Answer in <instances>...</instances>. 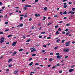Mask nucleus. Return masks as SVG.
Instances as JSON below:
<instances>
[{
	"label": "nucleus",
	"mask_w": 75,
	"mask_h": 75,
	"mask_svg": "<svg viewBox=\"0 0 75 75\" xmlns=\"http://www.w3.org/2000/svg\"><path fill=\"white\" fill-rule=\"evenodd\" d=\"M69 49L64 48V49L63 51L64 52H69Z\"/></svg>",
	"instance_id": "f257e3e1"
},
{
	"label": "nucleus",
	"mask_w": 75,
	"mask_h": 75,
	"mask_svg": "<svg viewBox=\"0 0 75 75\" xmlns=\"http://www.w3.org/2000/svg\"><path fill=\"white\" fill-rule=\"evenodd\" d=\"M70 43V41L67 42L65 44L66 46H69V45Z\"/></svg>",
	"instance_id": "f03ea898"
},
{
	"label": "nucleus",
	"mask_w": 75,
	"mask_h": 75,
	"mask_svg": "<svg viewBox=\"0 0 75 75\" xmlns=\"http://www.w3.org/2000/svg\"><path fill=\"white\" fill-rule=\"evenodd\" d=\"M4 38H2L1 39V41H0L1 43H2V42H3L4 41Z\"/></svg>",
	"instance_id": "7ed1b4c3"
},
{
	"label": "nucleus",
	"mask_w": 75,
	"mask_h": 75,
	"mask_svg": "<svg viewBox=\"0 0 75 75\" xmlns=\"http://www.w3.org/2000/svg\"><path fill=\"white\" fill-rule=\"evenodd\" d=\"M69 13H70L71 14H74L75 13V12H72V11H71L68 12V14H69Z\"/></svg>",
	"instance_id": "20e7f679"
},
{
	"label": "nucleus",
	"mask_w": 75,
	"mask_h": 75,
	"mask_svg": "<svg viewBox=\"0 0 75 75\" xmlns=\"http://www.w3.org/2000/svg\"><path fill=\"white\" fill-rule=\"evenodd\" d=\"M74 70L73 69H71L70 70H69V71L70 72H72V71H74Z\"/></svg>",
	"instance_id": "39448f33"
},
{
	"label": "nucleus",
	"mask_w": 75,
	"mask_h": 75,
	"mask_svg": "<svg viewBox=\"0 0 75 75\" xmlns=\"http://www.w3.org/2000/svg\"><path fill=\"white\" fill-rule=\"evenodd\" d=\"M17 52H16L15 51L13 54V56H14V55H16V54H17Z\"/></svg>",
	"instance_id": "423d86ee"
},
{
	"label": "nucleus",
	"mask_w": 75,
	"mask_h": 75,
	"mask_svg": "<svg viewBox=\"0 0 75 75\" xmlns=\"http://www.w3.org/2000/svg\"><path fill=\"white\" fill-rule=\"evenodd\" d=\"M37 51V50H35V49H33L31 50V52H34V51Z\"/></svg>",
	"instance_id": "0eeeda50"
},
{
	"label": "nucleus",
	"mask_w": 75,
	"mask_h": 75,
	"mask_svg": "<svg viewBox=\"0 0 75 75\" xmlns=\"http://www.w3.org/2000/svg\"><path fill=\"white\" fill-rule=\"evenodd\" d=\"M16 45V42H14L13 43V44H12L13 46H15Z\"/></svg>",
	"instance_id": "6e6552de"
},
{
	"label": "nucleus",
	"mask_w": 75,
	"mask_h": 75,
	"mask_svg": "<svg viewBox=\"0 0 75 75\" xmlns=\"http://www.w3.org/2000/svg\"><path fill=\"white\" fill-rule=\"evenodd\" d=\"M18 70H17L16 71H14V74H17V72H18Z\"/></svg>",
	"instance_id": "1a4fd4ad"
},
{
	"label": "nucleus",
	"mask_w": 75,
	"mask_h": 75,
	"mask_svg": "<svg viewBox=\"0 0 75 75\" xmlns=\"http://www.w3.org/2000/svg\"><path fill=\"white\" fill-rule=\"evenodd\" d=\"M47 10V7H45L43 9V10H44V11H46Z\"/></svg>",
	"instance_id": "9d476101"
},
{
	"label": "nucleus",
	"mask_w": 75,
	"mask_h": 75,
	"mask_svg": "<svg viewBox=\"0 0 75 75\" xmlns=\"http://www.w3.org/2000/svg\"><path fill=\"white\" fill-rule=\"evenodd\" d=\"M60 40H61V39L59 38L57 40L56 42H59V41H60Z\"/></svg>",
	"instance_id": "9b49d317"
},
{
	"label": "nucleus",
	"mask_w": 75,
	"mask_h": 75,
	"mask_svg": "<svg viewBox=\"0 0 75 75\" xmlns=\"http://www.w3.org/2000/svg\"><path fill=\"white\" fill-rule=\"evenodd\" d=\"M33 62H31L29 64V65L30 66H31L32 65H33Z\"/></svg>",
	"instance_id": "f8f14e48"
},
{
	"label": "nucleus",
	"mask_w": 75,
	"mask_h": 75,
	"mask_svg": "<svg viewBox=\"0 0 75 75\" xmlns=\"http://www.w3.org/2000/svg\"><path fill=\"white\" fill-rule=\"evenodd\" d=\"M70 33V32L68 31L67 33H66V35H68L69 34V33Z\"/></svg>",
	"instance_id": "ddd939ff"
},
{
	"label": "nucleus",
	"mask_w": 75,
	"mask_h": 75,
	"mask_svg": "<svg viewBox=\"0 0 75 75\" xmlns=\"http://www.w3.org/2000/svg\"><path fill=\"white\" fill-rule=\"evenodd\" d=\"M52 60H53V59H52V58H50L49 59V61L50 62H51V61H52Z\"/></svg>",
	"instance_id": "4468645a"
},
{
	"label": "nucleus",
	"mask_w": 75,
	"mask_h": 75,
	"mask_svg": "<svg viewBox=\"0 0 75 75\" xmlns=\"http://www.w3.org/2000/svg\"><path fill=\"white\" fill-rule=\"evenodd\" d=\"M30 40H31V39H29L28 40L26 41V42H30Z\"/></svg>",
	"instance_id": "2eb2a0df"
},
{
	"label": "nucleus",
	"mask_w": 75,
	"mask_h": 75,
	"mask_svg": "<svg viewBox=\"0 0 75 75\" xmlns=\"http://www.w3.org/2000/svg\"><path fill=\"white\" fill-rule=\"evenodd\" d=\"M12 35H9L7 36L8 38H9V37H12Z\"/></svg>",
	"instance_id": "dca6fc26"
},
{
	"label": "nucleus",
	"mask_w": 75,
	"mask_h": 75,
	"mask_svg": "<svg viewBox=\"0 0 75 75\" xmlns=\"http://www.w3.org/2000/svg\"><path fill=\"white\" fill-rule=\"evenodd\" d=\"M13 66V65L12 64H9L8 66V67H12Z\"/></svg>",
	"instance_id": "f3484780"
},
{
	"label": "nucleus",
	"mask_w": 75,
	"mask_h": 75,
	"mask_svg": "<svg viewBox=\"0 0 75 75\" xmlns=\"http://www.w3.org/2000/svg\"><path fill=\"white\" fill-rule=\"evenodd\" d=\"M67 14V12L66 11H65L64 13H63V14Z\"/></svg>",
	"instance_id": "a211bd4d"
},
{
	"label": "nucleus",
	"mask_w": 75,
	"mask_h": 75,
	"mask_svg": "<svg viewBox=\"0 0 75 75\" xmlns=\"http://www.w3.org/2000/svg\"><path fill=\"white\" fill-rule=\"evenodd\" d=\"M56 67H59V64L58 63L56 65Z\"/></svg>",
	"instance_id": "6ab92c4d"
},
{
	"label": "nucleus",
	"mask_w": 75,
	"mask_h": 75,
	"mask_svg": "<svg viewBox=\"0 0 75 75\" xmlns=\"http://www.w3.org/2000/svg\"><path fill=\"white\" fill-rule=\"evenodd\" d=\"M56 55H59V53H57L56 54Z\"/></svg>",
	"instance_id": "aec40b11"
},
{
	"label": "nucleus",
	"mask_w": 75,
	"mask_h": 75,
	"mask_svg": "<svg viewBox=\"0 0 75 75\" xmlns=\"http://www.w3.org/2000/svg\"><path fill=\"white\" fill-rule=\"evenodd\" d=\"M34 49H35V48H34V47H32V48L31 47L30 48V50H34Z\"/></svg>",
	"instance_id": "412c9836"
},
{
	"label": "nucleus",
	"mask_w": 75,
	"mask_h": 75,
	"mask_svg": "<svg viewBox=\"0 0 75 75\" xmlns=\"http://www.w3.org/2000/svg\"><path fill=\"white\" fill-rule=\"evenodd\" d=\"M36 56V54H33L32 56H33V57H34L35 56Z\"/></svg>",
	"instance_id": "4be33fe9"
},
{
	"label": "nucleus",
	"mask_w": 75,
	"mask_h": 75,
	"mask_svg": "<svg viewBox=\"0 0 75 75\" xmlns=\"http://www.w3.org/2000/svg\"><path fill=\"white\" fill-rule=\"evenodd\" d=\"M56 34L57 35H58V34H59V32H58V31H57L56 33Z\"/></svg>",
	"instance_id": "5701e85b"
},
{
	"label": "nucleus",
	"mask_w": 75,
	"mask_h": 75,
	"mask_svg": "<svg viewBox=\"0 0 75 75\" xmlns=\"http://www.w3.org/2000/svg\"><path fill=\"white\" fill-rule=\"evenodd\" d=\"M57 48H58V46H57V47H54V50H57Z\"/></svg>",
	"instance_id": "b1692460"
},
{
	"label": "nucleus",
	"mask_w": 75,
	"mask_h": 75,
	"mask_svg": "<svg viewBox=\"0 0 75 75\" xmlns=\"http://www.w3.org/2000/svg\"><path fill=\"white\" fill-rule=\"evenodd\" d=\"M75 66V65H72L71 66V68H74V67Z\"/></svg>",
	"instance_id": "393cba45"
},
{
	"label": "nucleus",
	"mask_w": 75,
	"mask_h": 75,
	"mask_svg": "<svg viewBox=\"0 0 75 75\" xmlns=\"http://www.w3.org/2000/svg\"><path fill=\"white\" fill-rule=\"evenodd\" d=\"M8 22H6L5 23V24H6V25H7V24H8Z\"/></svg>",
	"instance_id": "a878e982"
},
{
	"label": "nucleus",
	"mask_w": 75,
	"mask_h": 75,
	"mask_svg": "<svg viewBox=\"0 0 75 75\" xmlns=\"http://www.w3.org/2000/svg\"><path fill=\"white\" fill-rule=\"evenodd\" d=\"M43 47L44 48H46V47H47V46L45 45H43Z\"/></svg>",
	"instance_id": "bb28decb"
},
{
	"label": "nucleus",
	"mask_w": 75,
	"mask_h": 75,
	"mask_svg": "<svg viewBox=\"0 0 75 75\" xmlns=\"http://www.w3.org/2000/svg\"><path fill=\"white\" fill-rule=\"evenodd\" d=\"M65 41V40H62L61 42L62 43H63V42H64V41Z\"/></svg>",
	"instance_id": "cd10ccee"
},
{
	"label": "nucleus",
	"mask_w": 75,
	"mask_h": 75,
	"mask_svg": "<svg viewBox=\"0 0 75 75\" xmlns=\"http://www.w3.org/2000/svg\"><path fill=\"white\" fill-rule=\"evenodd\" d=\"M0 34H3V32H0Z\"/></svg>",
	"instance_id": "c85d7f7f"
},
{
	"label": "nucleus",
	"mask_w": 75,
	"mask_h": 75,
	"mask_svg": "<svg viewBox=\"0 0 75 75\" xmlns=\"http://www.w3.org/2000/svg\"><path fill=\"white\" fill-rule=\"evenodd\" d=\"M43 18H44V19L43 20V21H44L45 20V18H46V17H45V16H44L43 17Z\"/></svg>",
	"instance_id": "c756f323"
},
{
	"label": "nucleus",
	"mask_w": 75,
	"mask_h": 75,
	"mask_svg": "<svg viewBox=\"0 0 75 75\" xmlns=\"http://www.w3.org/2000/svg\"><path fill=\"white\" fill-rule=\"evenodd\" d=\"M69 30V29H66L65 30V31H66V32H67V31H68Z\"/></svg>",
	"instance_id": "7c9ffc66"
},
{
	"label": "nucleus",
	"mask_w": 75,
	"mask_h": 75,
	"mask_svg": "<svg viewBox=\"0 0 75 75\" xmlns=\"http://www.w3.org/2000/svg\"><path fill=\"white\" fill-rule=\"evenodd\" d=\"M35 17H38V14H35Z\"/></svg>",
	"instance_id": "2f4dec72"
},
{
	"label": "nucleus",
	"mask_w": 75,
	"mask_h": 75,
	"mask_svg": "<svg viewBox=\"0 0 75 75\" xmlns=\"http://www.w3.org/2000/svg\"><path fill=\"white\" fill-rule=\"evenodd\" d=\"M23 49H20L19 50V52H20V51H23Z\"/></svg>",
	"instance_id": "473e14b6"
},
{
	"label": "nucleus",
	"mask_w": 75,
	"mask_h": 75,
	"mask_svg": "<svg viewBox=\"0 0 75 75\" xmlns=\"http://www.w3.org/2000/svg\"><path fill=\"white\" fill-rule=\"evenodd\" d=\"M45 32H42L41 33V34H45Z\"/></svg>",
	"instance_id": "72a5a7b5"
},
{
	"label": "nucleus",
	"mask_w": 75,
	"mask_h": 75,
	"mask_svg": "<svg viewBox=\"0 0 75 75\" xmlns=\"http://www.w3.org/2000/svg\"><path fill=\"white\" fill-rule=\"evenodd\" d=\"M72 10H73V11H75V8H72Z\"/></svg>",
	"instance_id": "f704fd0d"
},
{
	"label": "nucleus",
	"mask_w": 75,
	"mask_h": 75,
	"mask_svg": "<svg viewBox=\"0 0 75 75\" xmlns=\"http://www.w3.org/2000/svg\"><path fill=\"white\" fill-rule=\"evenodd\" d=\"M58 31H61V29H60V28H59V29L58 30Z\"/></svg>",
	"instance_id": "c9c22d12"
},
{
	"label": "nucleus",
	"mask_w": 75,
	"mask_h": 75,
	"mask_svg": "<svg viewBox=\"0 0 75 75\" xmlns=\"http://www.w3.org/2000/svg\"><path fill=\"white\" fill-rule=\"evenodd\" d=\"M41 28H42V27H41L40 28H38V30H40L41 29Z\"/></svg>",
	"instance_id": "e433bc0d"
},
{
	"label": "nucleus",
	"mask_w": 75,
	"mask_h": 75,
	"mask_svg": "<svg viewBox=\"0 0 75 75\" xmlns=\"http://www.w3.org/2000/svg\"><path fill=\"white\" fill-rule=\"evenodd\" d=\"M69 25H70V24L68 23L66 25V26H69Z\"/></svg>",
	"instance_id": "4c0bfd02"
},
{
	"label": "nucleus",
	"mask_w": 75,
	"mask_h": 75,
	"mask_svg": "<svg viewBox=\"0 0 75 75\" xmlns=\"http://www.w3.org/2000/svg\"><path fill=\"white\" fill-rule=\"evenodd\" d=\"M52 24V23H51L50 22H49L48 23V25H50V24Z\"/></svg>",
	"instance_id": "58836bf2"
},
{
	"label": "nucleus",
	"mask_w": 75,
	"mask_h": 75,
	"mask_svg": "<svg viewBox=\"0 0 75 75\" xmlns=\"http://www.w3.org/2000/svg\"><path fill=\"white\" fill-rule=\"evenodd\" d=\"M57 58H60V57L59 56V55H58L57 56Z\"/></svg>",
	"instance_id": "ea45409f"
},
{
	"label": "nucleus",
	"mask_w": 75,
	"mask_h": 75,
	"mask_svg": "<svg viewBox=\"0 0 75 75\" xmlns=\"http://www.w3.org/2000/svg\"><path fill=\"white\" fill-rule=\"evenodd\" d=\"M39 65V64H38V63H36L35 64V65Z\"/></svg>",
	"instance_id": "a19ab883"
},
{
	"label": "nucleus",
	"mask_w": 75,
	"mask_h": 75,
	"mask_svg": "<svg viewBox=\"0 0 75 75\" xmlns=\"http://www.w3.org/2000/svg\"><path fill=\"white\" fill-rule=\"evenodd\" d=\"M20 18L21 20H22L23 19V17H21Z\"/></svg>",
	"instance_id": "79ce46f5"
},
{
	"label": "nucleus",
	"mask_w": 75,
	"mask_h": 75,
	"mask_svg": "<svg viewBox=\"0 0 75 75\" xmlns=\"http://www.w3.org/2000/svg\"><path fill=\"white\" fill-rule=\"evenodd\" d=\"M63 22V21H60L59 22V23L60 24H61V23H62Z\"/></svg>",
	"instance_id": "37998d69"
},
{
	"label": "nucleus",
	"mask_w": 75,
	"mask_h": 75,
	"mask_svg": "<svg viewBox=\"0 0 75 75\" xmlns=\"http://www.w3.org/2000/svg\"><path fill=\"white\" fill-rule=\"evenodd\" d=\"M64 8H67V5H65V6H64Z\"/></svg>",
	"instance_id": "c03bdc74"
},
{
	"label": "nucleus",
	"mask_w": 75,
	"mask_h": 75,
	"mask_svg": "<svg viewBox=\"0 0 75 75\" xmlns=\"http://www.w3.org/2000/svg\"><path fill=\"white\" fill-rule=\"evenodd\" d=\"M38 26H41V23H39L38 24Z\"/></svg>",
	"instance_id": "a18cd8bd"
},
{
	"label": "nucleus",
	"mask_w": 75,
	"mask_h": 75,
	"mask_svg": "<svg viewBox=\"0 0 75 75\" xmlns=\"http://www.w3.org/2000/svg\"><path fill=\"white\" fill-rule=\"evenodd\" d=\"M32 20V18H30L29 19V21H31Z\"/></svg>",
	"instance_id": "49530a36"
},
{
	"label": "nucleus",
	"mask_w": 75,
	"mask_h": 75,
	"mask_svg": "<svg viewBox=\"0 0 75 75\" xmlns=\"http://www.w3.org/2000/svg\"><path fill=\"white\" fill-rule=\"evenodd\" d=\"M58 27V25H57L55 26V28H57Z\"/></svg>",
	"instance_id": "de8ad7c7"
},
{
	"label": "nucleus",
	"mask_w": 75,
	"mask_h": 75,
	"mask_svg": "<svg viewBox=\"0 0 75 75\" xmlns=\"http://www.w3.org/2000/svg\"><path fill=\"white\" fill-rule=\"evenodd\" d=\"M56 68V67L54 66L52 67V69H54V68Z\"/></svg>",
	"instance_id": "09e8293b"
},
{
	"label": "nucleus",
	"mask_w": 75,
	"mask_h": 75,
	"mask_svg": "<svg viewBox=\"0 0 75 75\" xmlns=\"http://www.w3.org/2000/svg\"><path fill=\"white\" fill-rule=\"evenodd\" d=\"M9 60H10V61H13L12 59H9Z\"/></svg>",
	"instance_id": "8fccbe9b"
},
{
	"label": "nucleus",
	"mask_w": 75,
	"mask_h": 75,
	"mask_svg": "<svg viewBox=\"0 0 75 75\" xmlns=\"http://www.w3.org/2000/svg\"><path fill=\"white\" fill-rule=\"evenodd\" d=\"M23 16L24 18H25V17H27V15H25L24 16Z\"/></svg>",
	"instance_id": "3c124183"
},
{
	"label": "nucleus",
	"mask_w": 75,
	"mask_h": 75,
	"mask_svg": "<svg viewBox=\"0 0 75 75\" xmlns=\"http://www.w3.org/2000/svg\"><path fill=\"white\" fill-rule=\"evenodd\" d=\"M23 9H24V10H26V9H27V8L24 7L23 8Z\"/></svg>",
	"instance_id": "603ef678"
},
{
	"label": "nucleus",
	"mask_w": 75,
	"mask_h": 75,
	"mask_svg": "<svg viewBox=\"0 0 75 75\" xmlns=\"http://www.w3.org/2000/svg\"><path fill=\"white\" fill-rule=\"evenodd\" d=\"M48 67H51V65L50 64H49L47 66Z\"/></svg>",
	"instance_id": "864d4df0"
},
{
	"label": "nucleus",
	"mask_w": 75,
	"mask_h": 75,
	"mask_svg": "<svg viewBox=\"0 0 75 75\" xmlns=\"http://www.w3.org/2000/svg\"><path fill=\"white\" fill-rule=\"evenodd\" d=\"M39 38H41L42 37V36H39Z\"/></svg>",
	"instance_id": "5fc2aeb1"
},
{
	"label": "nucleus",
	"mask_w": 75,
	"mask_h": 75,
	"mask_svg": "<svg viewBox=\"0 0 75 75\" xmlns=\"http://www.w3.org/2000/svg\"><path fill=\"white\" fill-rule=\"evenodd\" d=\"M63 4H64V5H65V6H66V5H67L66 3H64Z\"/></svg>",
	"instance_id": "6e6d98bb"
},
{
	"label": "nucleus",
	"mask_w": 75,
	"mask_h": 75,
	"mask_svg": "<svg viewBox=\"0 0 75 75\" xmlns=\"http://www.w3.org/2000/svg\"><path fill=\"white\" fill-rule=\"evenodd\" d=\"M45 50H42V52H45Z\"/></svg>",
	"instance_id": "4d7b16f0"
},
{
	"label": "nucleus",
	"mask_w": 75,
	"mask_h": 75,
	"mask_svg": "<svg viewBox=\"0 0 75 75\" xmlns=\"http://www.w3.org/2000/svg\"><path fill=\"white\" fill-rule=\"evenodd\" d=\"M68 0H64L62 2H65V1H67Z\"/></svg>",
	"instance_id": "13d9d810"
},
{
	"label": "nucleus",
	"mask_w": 75,
	"mask_h": 75,
	"mask_svg": "<svg viewBox=\"0 0 75 75\" xmlns=\"http://www.w3.org/2000/svg\"><path fill=\"white\" fill-rule=\"evenodd\" d=\"M23 24H21L20 25V26L23 27Z\"/></svg>",
	"instance_id": "bf43d9fd"
},
{
	"label": "nucleus",
	"mask_w": 75,
	"mask_h": 75,
	"mask_svg": "<svg viewBox=\"0 0 75 75\" xmlns=\"http://www.w3.org/2000/svg\"><path fill=\"white\" fill-rule=\"evenodd\" d=\"M62 34H65V32L64 31H63L62 32Z\"/></svg>",
	"instance_id": "052dcab7"
},
{
	"label": "nucleus",
	"mask_w": 75,
	"mask_h": 75,
	"mask_svg": "<svg viewBox=\"0 0 75 75\" xmlns=\"http://www.w3.org/2000/svg\"><path fill=\"white\" fill-rule=\"evenodd\" d=\"M38 0H35V2H38Z\"/></svg>",
	"instance_id": "680f3d73"
},
{
	"label": "nucleus",
	"mask_w": 75,
	"mask_h": 75,
	"mask_svg": "<svg viewBox=\"0 0 75 75\" xmlns=\"http://www.w3.org/2000/svg\"><path fill=\"white\" fill-rule=\"evenodd\" d=\"M50 55H53V53H50Z\"/></svg>",
	"instance_id": "e2e57ef3"
},
{
	"label": "nucleus",
	"mask_w": 75,
	"mask_h": 75,
	"mask_svg": "<svg viewBox=\"0 0 75 75\" xmlns=\"http://www.w3.org/2000/svg\"><path fill=\"white\" fill-rule=\"evenodd\" d=\"M62 71H59V73H62Z\"/></svg>",
	"instance_id": "0e129e2a"
},
{
	"label": "nucleus",
	"mask_w": 75,
	"mask_h": 75,
	"mask_svg": "<svg viewBox=\"0 0 75 75\" xmlns=\"http://www.w3.org/2000/svg\"><path fill=\"white\" fill-rule=\"evenodd\" d=\"M34 28H35V27L34 26H33L32 27V29H34Z\"/></svg>",
	"instance_id": "69168bd1"
},
{
	"label": "nucleus",
	"mask_w": 75,
	"mask_h": 75,
	"mask_svg": "<svg viewBox=\"0 0 75 75\" xmlns=\"http://www.w3.org/2000/svg\"><path fill=\"white\" fill-rule=\"evenodd\" d=\"M67 17H65L64 18V20L67 19Z\"/></svg>",
	"instance_id": "338daca9"
},
{
	"label": "nucleus",
	"mask_w": 75,
	"mask_h": 75,
	"mask_svg": "<svg viewBox=\"0 0 75 75\" xmlns=\"http://www.w3.org/2000/svg\"><path fill=\"white\" fill-rule=\"evenodd\" d=\"M32 60V58H30V59H29V61H31V60Z\"/></svg>",
	"instance_id": "774afa93"
}]
</instances>
